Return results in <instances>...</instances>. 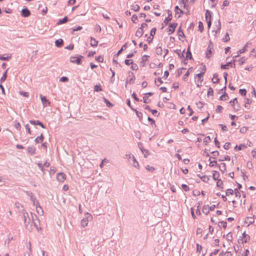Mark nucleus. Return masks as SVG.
<instances>
[{
    "instance_id": "338daca9",
    "label": "nucleus",
    "mask_w": 256,
    "mask_h": 256,
    "mask_svg": "<svg viewBox=\"0 0 256 256\" xmlns=\"http://www.w3.org/2000/svg\"><path fill=\"white\" fill-rule=\"evenodd\" d=\"M74 45L72 44H70V45L66 46L65 48L68 50H72L74 48Z\"/></svg>"
},
{
    "instance_id": "6e6d98bb",
    "label": "nucleus",
    "mask_w": 256,
    "mask_h": 256,
    "mask_svg": "<svg viewBox=\"0 0 256 256\" xmlns=\"http://www.w3.org/2000/svg\"><path fill=\"white\" fill-rule=\"evenodd\" d=\"M68 78L66 76H62L60 80V81L62 82H66L68 81Z\"/></svg>"
},
{
    "instance_id": "37998d69",
    "label": "nucleus",
    "mask_w": 256,
    "mask_h": 256,
    "mask_svg": "<svg viewBox=\"0 0 256 256\" xmlns=\"http://www.w3.org/2000/svg\"><path fill=\"white\" fill-rule=\"evenodd\" d=\"M138 20V16L136 14H134L132 17V21L134 23H136V21Z\"/></svg>"
},
{
    "instance_id": "e2e57ef3",
    "label": "nucleus",
    "mask_w": 256,
    "mask_h": 256,
    "mask_svg": "<svg viewBox=\"0 0 256 256\" xmlns=\"http://www.w3.org/2000/svg\"><path fill=\"white\" fill-rule=\"evenodd\" d=\"M148 27V26L146 23H142L141 24V26L140 28L143 30L144 28H147Z\"/></svg>"
},
{
    "instance_id": "bf43d9fd",
    "label": "nucleus",
    "mask_w": 256,
    "mask_h": 256,
    "mask_svg": "<svg viewBox=\"0 0 256 256\" xmlns=\"http://www.w3.org/2000/svg\"><path fill=\"white\" fill-rule=\"evenodd\" d=\"M217 164V162L216 160L210 161L209 164L210 166L213 167Z\"/></svg>"
},
{
    "instance_id": "58836bf2",
    "label": "nucleus",
    "mask_w": 256,
    "mask_h": 256,
    "mask_svg": "<svg viewBox=\"0 0 256 256\" xmlns=\"http://www.w3.org/2000/svg\"><path fill=\"white\" fill-rule=\"evenodd\" d=\"M199 30L202 32L204 30L203 24L202 22H198Z\"/></svg>"
},
{
    "instance_id": "5701e85b",
    "label": "nucleus",
    "mask_w": 256,
    "mask_h": 256,
    "mask_svg": "<svg viewBox=\"0 0 256 256\" xmlns=\"http://www.w3.org/2000/svg\"><path fill=\"white\" fill-rule=\"evenodd\" d=\"M68 20V17L66 16L64 18L62 19H60L58 20V24H64Z\"/></svg>"
},
{
    "instance_id": "ea45409f",
    "label": "nucleus",
    "mask_w": 256,
    "mask_h": 256,
    "mask_svg": "<svg viewBox=\"0 0 256 256\" xmlns=\"http://www.w3.org/2000/svg\"><path fill=\"white\" fill-rule=\"evenodd\" d=\"M126 48V44H124L122 47V48L118 50V52L117 54H116V56H118L124 50V48Z\"/></svg>"
},
{
    "instance_id": "79ce46f5",
    "label": "nucleus",
    "mask_w": 256,
    "mask_h": 256,
    "mask_svg": "<svg viewBox=\"0 0 256 256\" xmlns=\"http://www.w3.org/2000/svg\"><path fill=\"white\" fill-rule=\"evenodd\" d=\"M38 168H40V169L42 172H44V166H43V164H42V162H38Z\"/></svg>"
},
{
    "instance_id": "bb28decb",
    "label": "nucleus",
    "mask_w": 256,
    "mask_h": 256,
    "mask_svg": "<svg viewBox=\"0 0 256 256\" xmlns=\"http://www.w3.org/2000/svg\"><path fill=\"white\" fill-rule=\"evenodd\" d=\"M211 12L209 11L208 10H206V20H208L210 19L211 18Z\"/></svg>"
},
{
    "instance_id": "f257e3e1",
    "label": "nucleus",
    "mask_w": 256,
    "mask_h": 256,
    "mask_svg": "<svg viewBox=\"0 0 256 256\" xmlns=\"http://www.w3.org/2000/svg\"><path fill=\"white\" fill-rule=\"evenodd\" d=\"M22 218L26 228L28 230H31L32 229V224L30 225L31 218L29 216L28 213L24 210L22 211Z\"/></svg>"
},
{
    "instance_id": "ddd939ff",
    "label": "nucleus",
    "mask_w": 256,
    "mask_h": 256,
    "mask_svg": "<svg viewBox=\"0 0 256 256\" xmlns=\"http://www.w3.org/2000/svg\"><path fill=\"white\" fill-rule=\"evenodd\" d=\"M63 40L62 38L58 39L55 42V45L58 48H60L63 44Z\"/></svg>"
},
{
    "instance_id": "c85d7f7f",
    "label": "nucleus",
    "mask_w": 256,
    "mask_h": 256,
    "mask_svg": "<svg viewBox=\"0 0 256 256\" xmlns=\"http://www.w3.org/2000/svg\"><path fill=\"white\" fill-rule=\"evenodd\" d=\"M200 179L204 182H208V181L209 180L210 178H209L206 176V175H204L203 176H200Z\"/></svg>"
},
{
    "instance_id": "aec40b11",
    "label": "nucleus",
    "mask_w": 256,
    "mask_h": 256,
    "mask_svg": "<svg viewBox=\"0 0 256 256\" xmlns=\"http://www.w3.org/2000/svg\"><path fill=\"white\" fill-rule=\"evenodd\" d=\"M219 176L220 174L218 172L215 170L213 171L212 178L214 180H218Z\"/></svg>"
},
{
    "instance_id": "20e7f679",
    "label": "nucleus",
    "mask_w": 256,
    "mask_h": 256,
    "mask_svg": "<svg viewBox=\"0 0 256 256\" xmlns=\"http://www.w3.org/2000/svg\"><path fill=\"white\" fill-rule=\"evenodd\" d=\"M85 214L86 216L82 218L80 222L82 227L87 226L89 219H91L92 218V216L88 212H86Z\"/></svg>"
},
{
    "instance_id": "4468645a",
    "label": "nucleus",
    "mask_w": 256,
    "mask_h": 256,
    "mask_svg": "<svg viewBox=\"0 0 256 256\" xmlns=\"http://www.w3.org/2000/svg\"><path fill=\"white\" fill-rule=\"evenodd\" d=\"M90 46L93 47L96 46L98 44V41L92 37H90Z\"/></svg>"
},
{
    "instance_id": "2f4dec72",
    "label": "nucleus",
    "mask_w": 256,
    "mask_h": 256,
    "mask_svg": "<svg viewBox=\"0 0 256 256\" xmlns=\"http://www.w3.org/2000/svg\"><path fill=\"white\" fill-rule=\"evenodd\" d=\"M222 184H223V182H222V180L221 179H218V180H217L216 186L218 187H219L220 188H222Z\"/></svg>"
},
{
    "instance_id": "423d86ee",
    "label": "nucleus",
    "mask_w": 256,
    "mask_h": 256,
    "mask_svg": "<svg viewBox=\"0 0 256 256\" xmlns=\"http://www.w3.org/2000/svg\"><path fill=\"white\" fill-rule=\"evenodd\" d=\"M83 56H71L70 58V61L72 63H75L77 64H80L82 63L81 58H82Z\"/></svg>"
},
{
    "instance_id": "0eeeda50",
    "label": "nucleus",
    "mask_w": 256,
    "mask_h": 256,
    "mask_svg": "<svg viewBox=\"0 0 256 256\" xmlns=\"http://www.w3.org/2000/svg\"><path fill=\"white\" fill-rule=\"evenodd\" d=\"M40 98L44 108L47 107L50 105V102L48 100L46 99V96H42V94H40Z\"/></svg>"
},
{
    "instance_id": "1a4fd4ad",
    "label": "nucleus",
    "mask_w": 256,
    "mask_h": 256,
    "mask_svg": "<svg viewBox=\"0 0 256 256\" xmlns=\"http://www.w3.org/2000/svg\"><path fill=\"white\" fill-rule=\"evenodd\" d=\"M57 180L60 182H64L66 180V175L63 172H59L57 174Z\"/></svg>"
},
{
    "instance_id": "3c124183",
    "label": "nucleus",
    "mask_w": 256,
    "mask_h": 256,
    "mask_svg": "<svg viewBox=\"0 0 256 256\" xmlns=\"http://www.w3.org/2000/svg\"><path fill=\"white\" fill-rule=\"evenodd\" d=\"M248 43L245 45V46H244V48L242 49H240V50L238 51V52L239 54H242L243 52H244L246 50V47L247 46H248Z\"/></svg>"
},
{
    "instance_id": "dca6fc26",
    "label": "nucleus",
    "mask_w": 256,
    "mask_h": 256,
    "mask_svg": "<svg viewBox=\"0 0 256 256\" xmlns=\"http://www.w3.org/2000/svg\"><path fill=\"white\" fill-rule=\"evenodd\" d=\"M143 34L144 30L142 29L138 28L136 32V36L138 38H140L142 36Z\"/></svg>"
},
{
    "instance_id": "2eb2a0df",
    "label": "nucleus",
    "mask_w": 256,
    "mask_h": 256,
    "mask_svg": "<svg viewBox=\"0 0 256 256\" xmlns=\"http://www.w3.org/2000/svg\"><path fill=\"white\" fill-rule=\"evenodd\" d=\"M175 11L176 16L180 18V14L182 12V10L178 8V6H176L175 7Z\"/></svg>"
},
{
    "instance_id": "412c9836",
    "label": "nucleus",
    "mask_w": 256,
    "mask_h": 256,
    "mask_svg": "<svg viewBox=\"0 0 256 256\" xmlns=\"http://www.w3.org/2000/svg\"><path fill=\"white\" fill-rule=\"evenodd\" d=\"M212 81L213 83L216 84L219 82V79L218 78V74H213V78H212Z\"/></svg>"
},
{
    "instance_id": "c9c22d12",
    "label": "nucleus",
    "mask_w": 256,
    "mask_h": 256,
    "mask_svg": "<svg viewBox=\"0 0 256 256\" xmlns=\"http://www.w3.org/2000/svg\"><path fill=\"white\" fill-rule=\"evenodd\" d=\"M162 83V81L160 78H158L157 80H155V84L158 86H160Z\"/></svg>"
},
{
    "instance_id": "f8f14e48",
    "label": "nucleus",
    "mask_w": 256,
    "mask_h": 256,
    "mask_svg": "<svg viewBox=\"0 0 256 256\" xmlns=\"http://www.w3.org/2000/svg\"><path fill=\"white\" fill-rule=\"evenodd\" d=\"M172 19V13L170 11L168 12V16L166 17L164 21V24L166 25L168 22L170 21Z\"/></svg>"
},
{
    "instance_id": "c03bdc74",
    "label": "nucleus",
    "mask_w": 256,
    "mask_h": 256,
    "mask_svg": "<svg viewBox=\"0 0 256 256\" xmlns=\"http://www.w3.org/2000/svg\"><path fill=\"white\" fill-rule=\"evenodd\" d=\"M247 130H248V128L247 127H246V126H242V128H240V132L241 133L244 134V133H245L246 132Z\"/></svg>"
},
{
    "instance_id": "6ab92c4d",
    "label": "nucleus",
    "mask_w": 256,
    "mask_h": 256,
    "mask_svg": "<svg viewBox=\"0 0 256 256\" xmlns=\"http://www.w3.org/2000/svg\"><path fill=\"white\" fill-rule=\"evenodd\" d=\"M220 170L223 173L226 170V166L225 163H222L219 166Z\"/></svg>"
},
{
    "instance_id": "f704fd0d",
    "label": "nucleus",
    "mask_w": 256,
    "mask_h": 256,
    "mask_svg": "<svg viewBox=\"0 0 256 256\" xmlns=\"http://www.w3.org/2000/svg\"><path fill=\"white\" fill-rule=\"evenodd\" d=\"M210 141V136H207L204 138V143L205 144H207Z\"/></svg>"
},
{
    "instance_id": "680f3d73",
    "label": "nucleus",
    "mask_w": 256,
    "mask_h": 256,
    "mask_svg": "<svg viewBox=\"0 0 256 256\" xmlns=\"http://www.w3.org/2000/svg\"><path fill=\"white\" fill-rule=\"evenodd\" d=\"M32 203H33V205H34V206H37L39 205V202H38L36 200V198H34V200H32Z\"/></svg>"
},
{
    "instance_id": "0e129e2a",
    "label": "nucleus",
    "mask_w": 256,
    "mask_h": 256,
    "mask_svg": "<svg viewBox=\"0 0 256 256\" xmlns=\"http://www.w3.org/2000/svg\"><path fill=\"white\" fill-rule=\"evenodd\" d=\"M227 96V94L226 92H224V94L222 95L220 98V100H226V98H225Z\"/></svg>"
},
{
    "instance_id": "9d476101",
    "label": "nucleus",
    "mask_w": 256,
    "mask_h": 256,
    "mask_svg": "<svg viewBox=\"0 0 256 256\" xmlns=\"http://www.w3.org/2000/svg\"><path fill=\"white\" fill-rule=\"evenodd\" d=\"M30 14V12L27 8H23L22 10L21 15L23 17H28Z\"/></svg>"
},
{
    "instance_id": "4c0bfd02",
    "label": "nucleus",
    "mask_w": 256,
    "mask_h": 256,
    "mask_svg": "<svg viewBox=\"0 0 256 256\" xmlns=\"http://www.w3.org/2000/svg\"><path fill=\"white\" fill-rule=\"evenodd\" d=\"M219 226H222L224 228H226L227 226V223L226 222L221 221L220 222Z\"/></svg>"
},
{
    "instance_id": "a19ab883",
    "label": "nucleus",
    "mask_w": 256,
    "mask_h": 256,
    "mask_svg": "<svg viewBox=\"0 0 256 256\" xmlns=\"http://www.w3.org/2000/svg\"><path fill=\"white\" fill-rule=\"evenodd\" d=\"M226 240L228 241L232 242V234L229 232L226 236Z\"/></svg>"
},
{
    "instance_id": "a878e982",
    "label": "nucleus",
    "mask_w": 256,
    "mask_h": 256,
    "mask_svg": "<svg viewBox=\"0 0 256 256\" xmlns=\"http://www.w3.org/2000/svg\"><path fill=\"white\" fill-rule=\"evenodd\" d=\"M202 212L206 214H208L210 212L208 206H204L202 208Z\"/></svg>"
},
{
    "instance_id": "864d4df0",
    "label": "nucleus",
    "mask_w": 256,
    "mask_h": 256,
    "mask_svg": "<svg viewBox=\"0 0 256 256\" xmlns=\"http://www.w3.org/2000/svg\"><path fill=\"white\" fill-rule=\"evenodd\" d=\"M222 108H223L221 106H218L216 108V111L217 112H220Z\"/></svg>"
},
{
    "instance_id": "49530a36",
    "label": "nucleus",
    "mask_w": 256,
    "mask_h": 256,
    "mask_svg": "<svg viewBox=\"0 0 256 256\" xmlns=\"http://www.w3.org/2000/svg\"><path fill=\"white\" fill-rule=\"evenodd\" d=\"M182 186L186 192H188L190 190L189 187L186 184H182Z\"/></svg>"
},
{
    "instance_id": "6e6552de",
    "label": "nucleus",
    "mask_w": 256,
    "mask_h": 256,
    "mask_svg": "<svg viewBox=\"0 0 256 256\" xmlns=\"http://www.w3.org/2000/svg\"><path fill=\"white\" fill-rule=\"evenodd\" d=\"M177 25L178 24L176 23H172L170 24L169 27L168 28V34H171L174 32Z\"/></svg>"
},
{
    "instance_id": "39448f33",
    "label": "nucleus",
    "mask_w": 256,
    "mask_h": 256,
    "mask_svg": "<svg viewBox=\"0 0 256 256\" xmlns=\"http://www.w3.org/2000/svg\"><path fill=\"white\" fill-rule=\"evenodd\" d=\"M204 74V72H201L200 74H196L195 76V81L197 82V86L200 87L201 86V83L203 80L202 77Z\"/></svg>"
},
{
    "instance_id": "7c9ffc66",
    "label": "nucleus",
    "mask_w": 256,
    "mask_h": 256,
    "mask_svg": "<svg viewBox=\"0 0 256 256\" xmlns=\"http://www.w3.org/2000/svg\"><path fill=\"white\" fill-rule=\"evenodd\" d=\"M94 90L97 92L102 91V88L100 85H96L94 88Z\"/></svg>"
},
{
    "instance_id": "72a5a7b5",
    "label": "nucleus",
    "mask_w": 256,
    "mask_h": 256,
    "mask_svg": "<svg viewBox=\"0 0 256 256\" xmlns=\"http://www.w3.org/2000/svg\"><path fill=\"white\" fill-rule=\"evenodd\" d=\"M10 58V56H4L2 55H0V60H8Z\"/></svg>"
},
{
    "instance_id": "473e14b6",
    "label": "nucleus",
    "mask_w": 256,
    "mask_h": 256,
    "mask_svg": "<svg viewBox=\"0 0 256 256\" xmlns=\"http://www.w3.org/2000/svg\"><path fill=\"white\" fill-rule=\"evenodd\" d=\"M192 58V54L190 50V48H188V50L186 53V59H191Z\"/></svg>"
},
{
    "instance_id": "f3484780",
    "label": "nucleus",
    "mask_w": 256,
    "mask_h": 256,
    "mask_svg": "<svg viewBox=\"0 0 256 256\" xmlns=\"http://www.w3.org/2000/svg\"><path fill=\"white\" fill-rule=\"evenodd\" d=\"M36 212L38 214H40V215L43 214L44 212H43L42 208L40 205L36 206Z\"/></svg>"
},
{
    "instance_id": "393cba45",
    "label": "nucleus",
    "mask_w": 256,
    "mask_h": 256,
    "mask_svg": "<svg viewBox=\"0 0 256 256\" xmlns=\"http://www.w3.org/2000/svg\"><path fill=\"white\" fill-rule=\"evenodd\" d=\"M44 138V137L42 135V134H41L40 136H38L36 139L34 140V142L38 144L40 142H42Z\"/></svg>"
},
{
    "instance_id": "de8ad7c7",
    "label": "nucleus",
    "mask_w": 256,
    "mask_h": 256,
    "mask_svg": "<svg viewBox=\"0 0 256 256\" xmlns=\"http://www.w3.org/2000/svg\"><path fill=\"white\" fill-rule=\"evenodd\" d=\"M239 92L242 96H245L246 93V89H240Z\"/></svg>"
},
{
    "instance_id": "8fccbe9b",
    "label": "nucleus",
    "mask_w": 256,
    "mask_h": 256,
    "mask_svg": "<svg viewBox=\"0 0 256 256\" xmlns=\"http://www.w3.org/2000/svg\"><path fill=\"white\" fill-rule=\"evenodd\" d=\"M124 62L126 65L130 66L132 64L133 62L132 60H126Z\"/></svg>"
},
{
    "instance_id": "9b49d317",
    "label": "nucleus",
    "mask_w": 256,
    "mask_h": 256,
    "mask_svg": "<svg viewBox=\"0 0 256 256\" xmlns=\"http://www.w3.org/2000/svg\"><path fill=\"white\" fill-rule=\"evenodd\" d=\"M216 30H214L212 31V34L214 38L216 37L217 34L220 32V30L221 26L220 21L218 22V25H216Z\"/></svg>"
},
{
    "instance_id": "69168bd1",
    "label": "nucleus",
    "mask_w": 256,
    "mask_h": 256,
    "mask_svg": "<svg viewBox=\"0 0 256 256\" xmlns=\"http://www.w3.org/2000/svg\"><path fill=\"white\" fill-rule=\"evenodd\" d=\"M187 110L190 112L189 116H192V114L194 113V112H193L192 110V108H190V106H188Z\"/></svg>"
},
{
    "instance_id": "7ed1b4c3",
    "label": "nucleus",
    "mask_w": 256,
    "mask_h": 256,
    "mask_svg": "<svg viewBox=\"0 0 256 256\" xmlns=\"http://www.w3.org/2000/svg\"><path fill=\"white\" fill-rule=\"evenodd\" d=\"M30 215L32 216L31 220H32V223L38 231H40V230H41V228L38 226L40 225V220L38 219V217L36 214H33L32 212L30 213Z\"/></svg>"
},
{
    "instance_id": "e433bc0d",
    "label": "nucleus",
    "mask_w": 256,
    "mask_h": 256,
    "mask_svg": "<svg viewBox=\"0 0 256 256\" xmlns=\"http://www.w3.org/2000/svg\"><path fill=\"white\" fill-rule=\"evenodd\" d=\"M230 40V36L228 35V33H226V35L224 36V37L222 38V41L223 42H228Z\"/></svg>"
},
{
    "instance_id": "5fc2aeb1",
    "label": "nucleus",
    "mask_w": 256,
    "mask_h": 256,
    "mask_svg": "<svg viewBox=\"0 0 256 256\" xmlns=\"http://www.w3.org/2000/svg\"><path fill=\"white\" fill-rule=\"evenodd\" d=\"M230 142H226L224 146V148L225 150H228L230 148Z\"/></svg>"
},
{
    "instance_id": "b1692460",
    "label": "nucleus",
    "mask_w": 256,
    "mask_h": 256,
    "mask_svg": "<svg viewBox=\"0 0 256 256\" xmlns=\"http://www.w3.org/2000/svg\"><path fill=\"white\" fill-rule=\"evenodd\" d=\"M28 152L30 154L32 155V154H35L36 149H35V148H33L32 146H28Z\"/></svg>"
},
{
    "instance_id": "4be33fe9",
    "label": "nucleus",
    "mask_w": 256,
    "mask_h": 256,
    "mask_svg": "<svg viewBox=\"0 0 256 256\" xmlns=\"http://www.w3.org/2000/svg\"><path fill=\"white\" fill-rule=\"evenodd\" d=\"M130 8L132 10H134V12H138L140 10V7L138 4H136L131 5Z\"/></svg>"
},
{
    "instance_id": "a18cd8bd",
    "label": "nucleus",
    "mask_w": 256,
    "mask_h": 256,
    "mask_svg": "<svg viewBox=\"0 0 256 256\" xmlns=\"http://www.w3.org/2000/svg\"><path fill=\"white\" fill-rule=\"evenodd\" d=\"M234 190L232 189H228L226 191V195L229 196L230 194H233Z\"/></svg>"
},
{
    "instance_id": "09e8293b",
    "label": "nucleus",
    "mask_w": 256,
    "mask_h": 256,
    "mask_svg": "<svg viewBox=\"0 0 256 256\" xmlns=\"http://www.w3.org/2000/svg\"><path fill=\"white\" fill-rule=\"evenodd\" d=\"M156 28H152L151 30H150V36H154L155 34H156Z\"/></svg>"
},
{
    "instance_id": "052dcab7",
    "label": "nucleus",
    "mask_w": 256,
    "mask_h": 256,
    "mask_svg": "<svg viewBox=\"0 0 256 256\" xmlns=\"http://www.w3.org/2000/svg\"><path fill=\"white\" fill-rule=\"evenodd\" d=\"M148 56H147V55H144L142 57V62H146L148 60Z\"/></svg>"
},
{
    "instance_id": "13d9d810",
    "label": "nucleus",
    "mask_w": 256,
    "mask_h": 256,
    "mask_svg": "<svg viewBox=\"0 0 256 256\" xmlns=\"http://www.w3.org/2000/svg\"><path fill=\"white\" fill-rule=\"evenodd\" d=\"M156 52L158 54H161L162 52V48L161 47L157 48L156 49Z\"/></svg>"
},
{
    "instance_id": "f03ea898",
    "label": "nucleus",
    "mask_w": 256,
    "mask_h": 256,
    "mask_svg": "<svg viewBox=\"0 0 256 256\" xmlns=\"http://www.w3.org/2000/svg\"><path fill=\"white\" fill-rule=\"evenodd\" d=\"M126 158H128L129 162L134 167L136 168H138L139 164L138 162L136 160L134 156L130 154H126Z\"/></svg>"
},
{
    "instance_id": "a211bd4d",
    "label": "nucleus",
    "mask_w": 256,
    "mask_h": 256,
    "mask_svg": "<svg viewBox=\"0 0 256 256\" xmlns=\"http://www.w3.org/2000/svg\"><path fill=\"white\" fill-rule=\"evenodd\" d=\"M244 106L248 109L250 108V104L252 103V100L249 98H246L245 101Z\"/></svg>"
},
{
    "instance_id": "603ef678",
    "label": "nucleus",
    "mask_w": 256,
    "mask_h": 256,
    "mask_svg": "<svg viewBox=\"0 0 256 256\" xmlns=\"http://www.w3.org/2000/svg\"><path fill=\"white\" fill-rule=\"evenodd\" d=\"M144 152H142V154H144V156L146 158L148 155L150 154V152L148 150L144 149Z\"/></svg>"
},
{
    "instance_id": "cd10ccee",
    "label": "nucleus",
    "mask_w": 256,
    "mask_h": 256,
    "mask_svg": "<svg viewBox=\"0 0 256 256\" xmlns=\"http://www.w3.org/2000/svg\"><path fill=\"white\" fill-rule=\"evenodd\" d=\"M242 236L244 238V240L242 242L246 243L248 241L250 240L249 236L246 234L245 232H244L242 234Z\"/></svg>"
},
{
    "instance_id": "774afa93",
    "label": "nucleus",
    "mask_w": 256,
    "mask_h": 256,
    "mask_svg": "<svg viewBox=\"0 0 256 256\" xmlns=\"http://www.w3.org/2000/svg\"><path fill=\"white\" fill-rule=\"evenodd\" d=\"M192 193H193V195L194 196H199L200 194V191H198V190H194L193 191Z\"/></svg>"
},
{
    "instance_id": "c756f323",
    "label": "nucleus",
    "mask_w": 256,
    "mask_h": 256,
    "mask_svg": "<svg viewBox=\"0 0 256 256\" xmlns=\"http://www.w3.org/2000/svg\"><path fill=\"white\" fill-rule=\"evenodd\" d=\"M6 76H7V70L5 72H4V73L3 74L2 76L0 78V82H2L4 81H5V80L6 78Z\"/></svg>"
},
{
    "instance_id": "4d7b16f0",
    "label": "nucleus",
    "mask_w": 256,
    "mask_h": 256,
    "mask_svg": "<svg viewBox=\"0 0 256 256\" xmlns=\"http://www.w3.org/2000/svg\"><path fill=\"white\" fill-rule=\"evenodd\" d=\"M146 169L148 170V171H150V172H152L153 170H154V167L152 166H148V165L146 166Z\"/></svg>"
}]
</instances>
